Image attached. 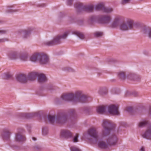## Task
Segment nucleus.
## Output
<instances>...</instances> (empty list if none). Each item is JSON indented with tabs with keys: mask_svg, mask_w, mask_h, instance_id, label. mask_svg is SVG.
<instances>
[{
	"mask_svg": "<svg viewBox=\"0 0 151 151\" xmlns=\"http://www.w3.org/2000/svg\"><path fill=\"white\" fill-rule=\"evenodd\" d=\"M147 32V28H144L142 29V32L144 33L145 34Z\"/></svg>",
	"mask_w": 151,
	"mask_h": 151,
	"instance_id": "obj_46",
	"label": "nucleus"
},
{
	"mask_svg": "<svg viewBox=\"0 0 151 151\" xmlns=\"http://www.w3.org/2000/svg\"><path fill=\"white\" fill-rule=\"evenodd\" d=\"M113 10L111 8L106 7L104 6L103 11L104 12L109 13L111 12Z\"/></svg>",
	"mask_w": 151,
	"mask_h": 151,
	"instance_id": "obj_30",
	"label": "nucleus"
},
{
	"mask_svg": "<svg viewBox=\"0 0 151 151\" xmlns=\"http://www.w3.org/2000/svg\"><path fill=\"white\" fill-rule=\"evenodd\" d=\"M78 134H76L73 138V142H78Z\"/></svg>",
	"mask_w": 151,
	"mask_h": 151,
	"instance_id": "obj_35",
	"label": "nucleus"
},
{
	"mask_svg": "<svg viewBox=\"0 0 151 151\" xmlns=\"http://www.w3.org/2000/svg\"><path fill=\"white\" fill-rule=\"evenodd\" d=\"M44 129H45V128H42V132L43 133H44Z\"/></svg>",
	"mask_w": 151,
	"mask_h": 151,
	"instance_id": "obj_52",
	"label": "nucleus"
},
{
	"mask_svg": "<svg viewBox=\"0 0 151 151\" xmlns=\"http://www.w3.org/2000/svg\"><path fill=\"white\" fill-rule=\"evenodd\" d=\"M127 110L129 112L132 113L133 111V109L132 107H128L127 108Z\"/></svg>",
	"mask_w": 151,
	"mask_h": 151,
	"instance_id": "obj_42",
	"label": "nucleus"
},
{
	"mask_svg": "<svg viewBox=\"0 0 151 151\" xmlns=\"http://www.w3.org/2000/svg\"><path fill=\"white\" fill-rule=\"evenodd\" d=\"M103 33L101 32H96L94 33V35L95 37H98L102 36Z\"/></svg>",
	"mask_w": 151,
	"mask_h": 151,
	"instance_id": "obj_33",
	"label": "nucleus"
},
{
	"mask_svg": "<svg viewBox=\"0 0 151 151\" xmlns=\"http://www.w3.org/2000/svg\"><path fill=\"white\" fill-rule=\"evenodd\" d=\"M89 136L93 138L95 141L96 142L98 139V132L94 128H92L88 129V132Z\"/></svg>",
	"mask_w": 151,
	"mask_h": 151,
	"instance_id": "obj_9",
	"label": "nucleus"
},
{
	"mask_svg": "<svg viewBox=\"0 0 151 151\" xmlns=\"http://www.w3.org/2000/svg\"><path fill=\"white\" fill-rule=\"evenodd\" d=\"M71 151H81V150L75 146H72L70 147Z\"/></svg>",
	"mask_w": 151,
	"mask_h": 151,
	"instance_id": "obj_34",
	"label": "nucleus"
},
{
	"mask_svg": "<svg viewBox=\"0 0 151 151\" xmlns=\"http://www.w3.org/2000/svg\"><path fill=\"white\" fill-rule=\"evenodd\" d=\"M69 32V31H67L64 33L62 35L55 37L52 40L46 42L45 45L48 46H52L60 43V39H65Z\"/></svg>",
	"mask_w": 151,
	"mask_h": 151,
	"instance_id": "obj_4",
	"label": "nucleus"
},
{
	"mask_svg": "<svg viewBox=\"0 0 151 151\" xmlns=\"http://www.w3.org/2000/svg\"><path fill=\"white\" fill-rule=\"evenodd\" d=\"M24 132L23 129L21 130V131H18L15 134V140L18 142H23L26 140V138L22 134Z\"/></svg>",
	"mask_w": 151,
	"mask_h": 151,
	"instance_id": "obj_7",
	"label": "nucleus"
},
{
	"mask_svg": "<svg viewBox=\"0 0 151 151\" xmlns=\"http://www.w3.org/2000/svg\"><path fill=\"white\" fill-rule=\"evenodd\" d=\"M1 22H2V21H0V23H1Z\"/></svg>",
	"mask_w": 151,
	"mask_h": 151,
	"instance_id": "obj_54",
	"label": "nucleus"
},
{
	"mask_svg": "<svg viewBox=\"0 0 151 151\" xmlns=\"http://www.w3.org/2000/svg\"><path fill=\"white\" fill-rule=\"evenodd\" d=\"M72 34L76 35L79 38L81 39H83L84 38V35L81 32L79 31H76L72 32Z\"/></svg>",
	"mask_w": 151,
	"mask_h": 151,
	"instance_id": "obj_25",
	"label": "nucleus"
},
{
	"mask_svg": "<svg viewBox=\"0 0 151 151\" xmlns=\"http://www.w3.org/2000/svg\"><path fill=\"white\" fill-rule=\"evenodd\" d=\"M11 7V6H9L8 7L9 9H7V10L6 11L8 13H10V12H16L17 11V10H13L12 9H10V8Z\"/></svg>",
	"mask_w": 151,
	"mask_h": 151,
	"instance_id": "obj_41",
	"label": "nucleus"
},
{
	"mask_svg": "<svg viewBox=\"0 0 151 151\" xmlns=\"http://www.w3.org/2000/svg\"><path fill=\"white\" fill-rule=\"evenodd\" d=\"M73 133L68 129H63L61 131L60 136L61 137L66 139L72 138Z\"/></svg>",
	"mask_w": 151,
	"mask_h": 151,
	"instance_id": "obj_11",
	"label": "nucleus"
},
{
	"mask_svg": "<svg viewBox=\"0 0 151 151\" xmlns=\"http://www.w3.org/2000/svg\"><path fill=\"white\" fill-rule=\"evenodd\" d=\"M148 36L149 37L151 38V29L150 30L149 32Z\"/></svg>",
	"mask_w": 151,
	"mask_h": 151,
	"instance_id": "obj_47",
	"label": "nucleus"
},
{
	"mask_svg": "<svg viewBox=\"0 0 151 151\" xmlns=\"http://www.w3.org/2000/svg\"><path fill=\"white\" fill-rule=\"evenodd\" d=\"M19 115L20 116L26 118H31L35 116L40 117V115L39 112L28 113H20Z\"/></svg>",
	"mask_w": 151,
	"mask_h": 151,
	"instance_id": "obj_13",
	"label": "nucleus"
},
{
	"mask_svg": "<svg viewBox=\"0 0 151 151\" xmlns=\"http://www.w3.org/2000/svg\"><path fill=\"white\" fill-rule=\"evenodd\" d=\"M150 113L151 115V108L150 109Z\"/></svg>",
	"mask_w": 151,
	"mask_h": 151,
	"instance_id": "obj_53",
	"label": "nucleus"
},
{
	"mask_svg": "<svg viewBox=\"0 0 151 151\" xmlns=\"http://www.w3.org/2000/svg\"><path fill=\"white\" fill-rule=\"evenodd\" d=\"M97 19V17L95 16H92L90 17L89 19V21L91 22L95 21Z\"/></svg>",
	"mask_w": 151,
	"mask_h": 151,
	"instance_id": "obj_36",
	"label": "nucleus"
},
{
	"mask_svg": "<svg viewBox=\"0 0 151 151\" xmlns=\"http://www.w3.org/2000/svg\"><path fill=\"white\" fill-rule=\"evenodd\" d=\"M33 149L36 151H39L41 150L40 147L38 145H36L33 147Z\"/></svg>",
	"mask_w": 151,
	"mask_h": 151,
	"instance_id": "obj_38",
	"label": "nucleus"
},
{
	"mask_svg": "<svg viewBox=\"0 0 151 151\" xmlns=\"http://www.w3.org/2000/svg\"><path fill=\"white\" fill-rule=\"evenodd\" d=\"M98 147L103 149H106L108 148L110 146L109 143H106L105 142L101 141L99 142L98 143Z\"/></svg>",
	"mask_w": 151,
	"mask_h": 151,
	"instance_id": "obj_22",
	"label": "nucleus"
},
{
	"mask_svg": "<svg viewBox=\"0 0 151 151\" xmlns=\"http://www.w3.org/2000/svg\"><path fill=\"white\" fill-rule=\"evenodd\" d=\"M74 0H68L67 1V3L68 5L70 6L73 3V1Z\"/></svg>",
	"mask_w": 151,
	"mask_h": 151,
	"instance_id": "obj_43",
	"label": "nucleus"
},
{
	"mask_svg": "<svg viewBox=\"0 0 151 151\" xmlns=\"http://www.w3.org/2000/svg\"><path fill=\"white\" fill-rule=\"evenodd\" d=\"M142 137L148 139H151V124L146 132L142 135Z\"/></svg>",
	"mask_w": 151,
	"mask_h": 151,
	"instance_id": "obj_17",
	"label": "nucleus"
},
{
	"mask_svg": "<svg viewBox=\"0 0 151 151\" xmlns=\"http://www.w3.org/2000/svg\"><path fill=\"white\" fill-rule=\"evenodd\" d=\"M106 107L105 106H98L96 108V111L99 114H103L105 112Z\"/></svg>",
	"mask_w": 151,
	"mask_h": 151,
	"instance_id": "obj_23",
	"label": "nucleus"
},
{
	"mask_svg": "<svg viewBox=\"0 0 151 151\" xmlns=\"http://www.w3.org/2000/svg\"><path fill=\"white\" fill-rule=\"evenodd\" d=\"M118 109L117 106L114 105H111L108 106V111L110 114L114 115H118L119 114Z\"/></svg>",
	"mask_w": 151,
	"mask_h": 151,
	"instance_id": "obj_12",
	"label": "nucleus"
},
{
	"mask_svg": "<svg viewBox=\"0 0 151 151\" xmlns=\"http://www.w3.org/2000/svg\"><path fill=\"white\" fill-rule=\"evenodd\" d=\"M99 93L100 95H102L103 94V93L101 92L100 90L99 91Z\"/></svg>",
	"mask_w": 151,
	"mask_h": 151,
	"instance_id": "obj_50",
	"label": "nucleus"
},
{
	"mask_svg": "<svg viewBox=\"0 0 151 151\" xmlns=\"http://www.w3.org/2000/svg\"><path fill=\"white\" fill-rule=\"evenodd\" d=\"M37 75V73L33 72L29 73L27 76V79L31 81H34L35 80Z\"/></svg>",
	"mask_w": 151,
	"mask_h": 151,
	"instance_id": "obj_20",
	"label": "nucleus"
},
{
	"mask_svg": "<svg viewBox=\"0 0 151 151\" xmlns=\"http://www.w3.org/2000/svg\"><path fill=\"white\" fill-rule=\"evenodd\" d=\"M46 5L45 4H41L40 6L41 7H43L45 6Z\"/></svg>",
	"mask_w": 151,
	"mask_h": 151,
	"instance_id": "obj_49",
	"label": "nucleus"
},
{
	"mask_svg": "<svg viewBox=\"0 0 151 151\" xmlns=\"http://www.w3.org/2000/svg\"><path fill=\"white\" fill-rule=\"evenodd\" d=\"M61 98L63 100L70 101L75 103H83L87 102L88 97L81 91H78L75 92V94H63L61 96Z\"/></svg>",
	"mask_w": 151,
	"mask_h": 151,
	"instance_id": "obj_1",
	"label": "nucleus"
},
{
	"mask_svg": "<svg viewBox=\"0 0 151 151\" xmlns=\"http://www.w3.org/2000/svg\"><path fill=\"white\" fill-rule=\"evenodd\" d=\"M141 151H145V148L143 147H142L140 149Z\"/></svg>",
	"mask_w": 151,
	"mask_h": 151,
	"instance_id": "obj_48",
	"label": "nucleus"
},
{
	"mask_svg": "<svg viewBox=\"0 0 151 151\" xmlns=\"http://www.w3.org/2000/svg\"><path fill=\"white\" fill-rule=\"evenodd\" d=\"M48 118L49 122L51 124H52L54 123L55 120V117L54 116L49 115L48 116Z\"/></svg>",
	"mask_w": 151,
	"mask_h": 151,
	"instance_id": "obj_32",
	"label": "nucleus"
},
{
	"mask_svg": "<svg viewBox=\"0 0 151 151\" xmlns=\"http://www.w3.org/2000/svg\"><path fill=\"white\" fill-rule=\"evenodd\" d=\"M75 8L78 13H79L83 11L89 12H93L94 9V6L92 5L87 6H83L82 4L78 3L75 5Z\"/></svg>",
	"mask_w": 151,
	"mask_h": 151,
	"instance_id": "obj_5",
	"label": "nucleus"
},
{
	"mask_svg": "<svg viewBox=\"0 0 151 151\" xmlns=\"http://www.w3.org/2000/svg\"><path fill=\"white\" fill-rule=\"evenodd\" d=\"M38 81L39 83H42L46 81V78L44 74L38 73Z\"/></svg>",
	"mask_w": 151,
	"mask_h": 151,
	"instance_id": "obj_21",
	"label": "nucleus"
},
{
	"mask_svg": "<svg viewBox=\"0 0 151 151\" xmlns=\"http://www.w3.org/2000/svg\"><path fill=\"white\" fill-rule=\"evenodd\" d=\"M120 19L119 17L116 18L113 22L112 23L111 25V27L113 28H115L117 27L119 24V21Z\"/></svg>",
	"mask_w": 151,
	"mask_h": 151,
	"instance_id": "obj_26",
	"label": "nucleus"
},
{
	"mask_svg": "<svg viewBox=\"0 0 151 151\" xmlns=\"http://www.w3.org/2000/svg\"><path fill=\"white\" fill-rule=\"evenodd\" d=\"M39 58V53H37L32 56L30 59L31 61L35 62L37 60L38 61Z\"/></svg>",
	"mask_w": 151,
	"mask_h": 151,
	"instance_id": "obj_24",
	"label": "nucleus"
},
{
	"mask_svg": "<svg viewBox=\"0 0 151 151\" xmlns=\"http://www.w3.org/2000/svg\"><path fill=\"white\" fill-rule=\"evenodd\" d=\"M18 54L17 52L13 51H10L8 54L9 58L11 60L16 59L18 58Z\"/></svg>",
	"mask_w": 151,
	"mask_h": 151,
	"instance_id": "obj_19",
	"label": "nucleus"
},
{
	"mask_svg": "<svg viewBox=\"0 0 151 151\" xmlns=\"http://www.w3.org/2000/svg\"><path fill=\"white\" fill-rule=\"evenodd\" d=\"M131 0H122L121 1V4L122 5H124L129 2Z\"/></svg>",
	"mask_w": 151,
	"mask_h": 151,
	"instance_id": "obj_39",
	"label": "nucleus"
},
{
	"mask_svg": "<svg viewBox=\"0 0 151 151\" xmlns=\"http://www.w3.org/2000/svg\"><path fill=\"white\" fill-rule=\"evenodd\" d=\"M11 133L7 129L3 130L1 136L4 140H8L10 138Z\"/></svg>",
	"mask_w": 151,
	"mask_h": 151,
	"instance_id": "obj_18",
	"label": "nucleus"
},
{
	"mask_svg": "<svg viewBox=\"0 0 151 151\" xmlns=\"http://www.w3.org/2000/svg\"><path fill=\"white\" fill-rule=\"evenodd\" d=\"M16 80L22 83H26L27 81V78L25 74H19L17 75L16 77Z\"/></svg>",
	"mask_w": 151,
	"mask_h": 151,
	"instance_id": "obj_14",
	"label": "nucleus"
},
{
	"mask_svg": "<svg viewBox=\"0 0 151 151\" xmlns=\"http://www.w3.org/2000/svg\"><path fill=\"white\" fill-rule=\"evenodd\" d=\"M38 61L41 64H47L49 62V58L48 56L44 53H39Z\"/></svg>",
	"mask_w": 151,
	"mask_h": 151,
	"instance_id": "obj_10",
	"label": "nucleus"
},
{
	"mask_svg": "<svg viewBox=\"0 0 151 151\" xmlns=\"http://www.w3.org/2000/svg\"><path fill=\"white\" fill-rule=\"evenodd\" d=\"M76 114L74 109H71L68 111V114L65 115L63 113L58 114L56 117V121L57 123L63 124L65 123L68 120L69 117H72V119L76 117Z\"/></svg>",
	"mask_w": 151,
	"mask_h": 151,
	"instance_id": "obj_2",
	"label": "nucleus"
},
{
	"mask_svg": "<svg viewBox=\"0 0 151 151\" xmlns=\"http://www.w3.org/2000/svg\"><path fill=\"white\" fill-rule=\"evenodd\" d=\"M32 139L34 141H35L36 140V138L35 137H32Z\"/></svg>",
	"mask_w": 151,
	"mask_h": 151,
	"instance_id": "obj_51",
	"label": "nucleus"
},
{
	"mask_svg": "<svg viewBox=\"0 0 151 151\" xmlns=\"http://www.w3.org/2000/svg\"><path fill=\"white\" fill-rule=\"evenodd\" d=\"M64 70H67L69 72H73L74 71L73 69L70 68H66Z\"/></svg>",
	"mask_w": 151,
	"mask_h": 151,
	"instance_id": "obj_40",
	"label": "nucleus"
},
{
	"mask_svg": "<svg viewBox=\"0 0 151 151\" xmlns=\"http://www.w3.org/2000/svg\"><path fill=\"white\" fill-rule=\"evenodd\" d=\"M135 24L133 20L131 19L127 20L126 23H123L120 25V29L123 31L128 30L134 29Z\"/></svg>",
	"mask_w": 151,
	"mask_h": 151,
	"instance_id": "obj_6",
	"label": "nucleus"
},
{
	"mask_svg": "<svg viewBox=\"0 0 151 151\" xmlns=\"http://www.w3.org/2000/svg\"><path fill=\"white\" fill-rule=\"evenodd\" d=\"M118 76L119 78L121 80H124L125 79V73L124 72H120L118 73Z\"/></svg>",
	"mask_w": 151,
	"mask_h": 151,
	"instance_id": "obj_28",
	"label": "nucleus"
},
{
	"mask_svg": "<svg viewBox=\"0 0 151 151\" xmlns=\"http://www.w3.org/2000/svg\"><path fill=\"white\" fill-rule=\"evenodd\" d=\"M6 33V30H2L0 29V34L2 35L5 34Z\"/></svg>",
	"mask_w": 151,
	"mask_h": 151,
	"instance_id": "obj_44",
	"label": "nucleus"
},
{
	"mask_svg": "<svg viewBox=\"0 0 151 151\" xmlns=\"http://www.w3.org/2000/svg\"><path fill=\"white\" fill-rule=\"evenodd\" d=\"M19 58L22 60L26 61L27 60V54H22L19 55Z\"/></svg>",
	"mask_w": 151,
	"mask_h": 151,
	"instance_id": "obj_31",
	"label": "nucleus"
},
{
	"mask_svg": "<svg viewBox=\"0 0 151 151\" xmlns=\"http://www.w3.org/2000/svg\"><path fill=\"white\" fill-rule=\"evenodd\" d=\"M104 6V5L103 4L101 3L96 5L95 7V9L97 11L101 10L103 11Z\"/></svg>",
	"mask_w": 151,
	"mask_h": 151,
	"instance_id": "obj_27",
	"label": "nucleus"
},
{
	"mask_svg": "<svg viewBox=\"0 0 151 151\" xmlns=\"http://www.w3.org/2000/svg\"><path fill=\"white\" fill-rule=\"evenodd\" d=\"M32 30L30 29H21L18 31V35H21L24 38H27L30 34Z\"/></svg>",
	"mask_w": 151,
	"mask_h": 151,
	"instance_id": "obj_15",
	"label": "nucleus"
},
{
	"mask_svg": "<svg viewBox=\"0 0 151 151\" xmlns=\"http://www.w3.org/2000/svg\"><path fill=\"white\" fill-rule=\"evenodd\" d=\"M102 126L104 129L102 132V136L104 137L108 136L111 132L114 130L115 127L114 126L109 120L106 119L103 120Z\"/></svg>",
	"mask_w": 151,
	"mask_h": 151,
	"instance_id": "obj_3",
	"label": "nucleus"
},
{
	"mask_svg": "<svg viewBox=\"0 0 151 151\" xmlns=\"http://www.w3.org/2000/svg\"><path fill=\"white\" fill-rule=\"evenodd\" d=\"M118 139L117 136L115 134H113L109 137L106 139V141L111 146L115 145L118 141Z\"/></svg>",
	"mask_w": 151,
	"mask_h": 151,
	"instance_id": "obj_8",
	"label": "nucleus"
},
{
	"mask_svg": "<svg viewBox=\"0 0 151 151\" xmlns=\"http://www.w3.org/2000/svg\"><path fill=\"white\" fill-rule=\"evenodd\" d=\"M148 124V122L147 120H144L139 122L138 124V126L142 127L146 126Z\"/></svg>",
	"mask_w": 151,
	"mask_h": 151,
	"instance_id": "obj_29",
	"label": "nucleus"
},
{
	"mask_svg": "<svg viewBox=\"0 0 151 151\" xmlns=\"http://www.w3.org/2000/svg\"><path fill=\"white\" fill-rule=\"evenodd\" d=\"M99 20L100 23L106 24L109 23L111 20V17L109 15H102L99 17Z\"/></svg>",
	"mask_w": 151,
	"mask_h": 151,
	"instance_id": "obj_16",
	"label": "nucleus"
},
{
	"mask_svg": "<svg viewBox=\"0 0 151 151\" xmlns=\"http://www.w3.org/2000/svg\"><path fill=\"white\" fill-rule=\"evenodd\" d=\"M12 77V75L11 74L8 73L6 74L4 79H11Z\"/></svg>",
	"mask_w": 151,
	"mask_h": 151,
	"instance_id": "obj_37",
	"label": "nucleus"
},
{
	"mask_svg": "<svg viewBox=\"0 0 151 151\" xmlns=\"http://www.w3.org/2000/svg\"><path fill=\"white\" fill-rule=\"evenodd\" d=\"M7 41H8V39L7 38L0 39V42H3Z\"/></svg>",
	"mask_w": 151,
	"mask_h": 151,
	"instance_id": "obj_45",
	"label": "nucleus"
}]
</instances>
